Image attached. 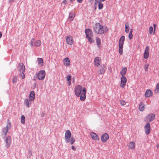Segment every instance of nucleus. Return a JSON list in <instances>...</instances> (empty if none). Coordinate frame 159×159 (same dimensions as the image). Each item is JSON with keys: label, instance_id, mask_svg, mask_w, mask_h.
I'll return each instance as SVG.
<instances>
[{"label": "nucleus", "instance_id": "nucleus-1", "mask_svg": "<svg viewBox=\"0 0 159 159\" xmlns=\"http://www.w3.org/2000/svg\"><path fill=\"white\" fill-rule=\"evenodd\" d=\"M75 95L77 97H80L82 101H84L86 98V89L85 88H82L80 85L76 86L74 89Z\"/></svg>", "mask_w": 159, "mask_h": 159}, {"label": "nucleus", "instance_id": "nucleus-2", "mask_svg": "<svg viewBox=\"0 0 159 159\" xmlns=\"http://www.w3.org/2000/svg\"><path fill=\"white\" fill-rule=\"evenodd\" d=\"M93 30L95 32L98 34H102L108 31V28L106 27H103L100 23H96L94 25Z\"/></svg>", "mask_w": 159, "mask_h": 159}, {"label": "nucleus", "instance_id": "nucleus-3", "mask_svg": "<svg viewBox=\"0 0 159 159\" xmlns=\"http://www.w3.org/2000/svg\"><path fill=\"white\" fill-rule=\"evenodd\" d=\"M125 36H122L120 38L119 41V52L120 55L122 54L123 52V48L125 41Z\"/></svg>", "mask_w": 159, "mask_h": 159}, {"label": "nucleus", "instance_id": "nucleus-4", "mask_svg": "<svg viewBox=\"0 0 159 159\" xmlns=\"http://www.w3.org/2000/svg\"><path fill=\"white\" fill-rule=\"evenodd\" d=\"M65 137V141L66 143H69L72 137H71V132L70 130H67L66 131Z\"/></svg>", "mask_w": 159, "mask_h": 159}, {"label": "nucleus", "instance_id": "nucleus-5", "mask_svg": "<svg viewBox=\"0 0 159 159\" xmlns=\"http://www.w3.org/2000/svg\"><path fill=\"white\" fill-rule=\"evenodd\" d=\"M45 76V71L43 70L39 71L38 74V78L40 80H44Z\"/></svg>", "mask_w": 159, "mask_h": 159}, {"label": "nucleus", "instance_id": "nucleus-6", "mask_svg": "<svg viewBox=\"0 0 159 159\" xmlns=\"http://www.w3.org/2000/svg\"><path fill=\"white\" fill-rule=\"evenodd\" d=\"M5 141L6 144V147L7 148H9L11 143V137L9 136H7L5 138Z\"/></svg>", "mask_w": 159, "mask_h": 159}, {"label": "nucleus", "instance_id": "nucleus-7", "mask_svg": "<svg viewBox=\"0 0 159 159\" xmlns=\"http://www.w3.org/2000/svg\"><path fill=\"white\" fill-rule=\"evenodd\" d=\"M144 131L147 135L149 134L151 131L150 125L149 123H147L144 126Z\"/></svg>", "mask_w": 159, "mask_h": 159}, {"label": "nucleus", "instance_id": "nucleus-8", "mask_svg": "<svg viewBox=\"0 0 159 159\" xmlns=\"http://www.w3.org/2000/svg\"><path fill=\"white\" fill-rule=\"evenodd\" d=\"M120 84V87L124 88L127 82V78L126 77H121Z\"/></svg>", "mask_w": 159, "mask_h": 159}, {"label": "nucleus", "instance_id": "nucleus-9", "mask_svg": "<svg viewBox=\"0 0 159 159\" xmlns=\"http://www.w3.org/2000/svg\"><path fill=\"white\" fill-rule=\"evenodd\" d=\"M11 127V123L10 122H9L8 124L7 125L6 127L3 129L2 130V132L3 135L5 136L7 135L8 131V129L10 128Z\"/></svg>", "mask_w": 159, "mask_h": 159}, {"label": "nucleus", "instance_id": "nucleus-10", "mask_svg": "<svg viewBox=\"0 0 159 159\" xmlns=\"http://www.w3.org/2000/svg\"><path fill=\"white\" fill-rule=\"evenodd\" d=\"M155 116V115L154 114H151L146 117L145 121L150 122L154 120Z\"/></svg>", "mask_w": 159, "mask_h": 159}, {"label": "nucleus", "instance_id": "nucleus-11", "mask_svg": "<svg viewBox=\"0 0 159 159\" xmlns=\"http://www.w3.org/2000/svg\"><path fill=\"white\" fill-rule=\"evenodd\" d=\"M149 46H147L146 47L144 50V52L143 54V57L147 59L148 58L149 55Z\"/></svg>", "mask_w": 159, "mask_h": 159}, {"label": "nucleus", "instance_id": "nucleus-12", "mask_svg": "<svg viewBox=\"0 0 159 159\" xmlns=\"http://www.w3.org/2000/svg\"><path fill=\"white\" fill-rule=\"evenodd\" d=\"M101 63V60L99 57H96L94 59V65L97 67L99 66Z\"/></svg>", "mask_w": 159, "mask_h": 159}, {"label": "nucleus", "instance_id": "nucleus-13", "mask_svg": "<svg viewBox=\"0 0 159 159\" xmlns=\"http://www.w3.org/2000/svg\"><path fill=\"white\" fill-rule=\"evenodd\" d=\"M18 68L20 73L24 72L25 71V66L22 63L19 64Z\"/></svg>", "mask_w": 159, "mask_h": 159}, {"label": "nucleus", "instance_id": "nucleus-14", "mask_svg": "<svg viewBox=\"0 0 159 159\" xmlns=\"http://www.w3.org/2000/svg\"><path fill=\"white\" fill-rule=\"evenodd\" d=\"M109 137L108 134L105 133L103 134L101 137V141L103 142H106L108 140Z\"/></svg>", "mask_w": 159, "mask_h": 159}, {"label": "nucleus", "instance_id": "nucleus-15", "mask_svg": "<svg viewBox=\"0 0 159 159\" xmlns=\"http://www.w3.org/2000/svg\"><path fill=\"white\" fill-rule=\"evenodd\" d=\"M94 4L96 6L98 5L99 9H101L103 8V5L101 2V0H95Z\"/></svg>", "mask_w": 159, "mask_h": 159}, {"label": "nucleus", "instance_id": "nucleus-16", "mask_svg": "<svg viewBox=\"0 0 159 159\" xmlns=\"http://www.w3.org/2000/svg\"><path fill=\"white\" fill-rule=\"evenodd\" d=\"M66 42L69 45H72L74 42V40L72 37L70 36H68L66 38Z\"/></svg>", "mask_w": 159, "mask_h": 159}, {"label": "nucleus", "instance_id": "nucleus-17", "mask_svg": "<svg viewBox=\"0 0 159 159\" xmlns=\"http://www.w3.org/2000/svg\"><path fill=\"white\" fill-rule=\"evenodd\" d=\"M85 33L87 38L93 37V34L92 31L90 29H86L85 30Z\"/></svg>", "mask_w": 159, "mask_h": 159}, {"label": "nucleus", "instance_id": "nucleus-18", "mask_svg": "<svg viewBox=\"0 0 159 159\" xmlns=\"http://www.w3.org/2000/svg\"><path fill=\"white\" fill-rule=\"evenodd\" d=\"M128 148L129 149L134 150L135 147V144L134 142L132 141L130 142L128 145Z\"/></svg>", "mask_w": 159, "mask_h": 159}, {"label": "nucleus", "instance_id": "nucleus-19", "mask_svg": "<svg viewBox=\"0 0 159 159\" xmlns=\"http://www.w3.org/2000/svg\"><path fill=\"white\" fill-rule=\"evenodd\" d=\"M35 98V94L34 91H32L30 94H29V100L30 101H32L34 100V99Z\"/></svg>", "mask_w": 159, "mask_h": 159}, {"label": "nucleus", "instance_id": "nucleus-20", "mask_svg": "<svg viewBox=\"0 0 159 159\" xmlns=\"http://www.w3.org/2000/svg\"><path fill=\"white\" fill-rule=\"evenodd\" d=\"M63 63L66 66H69L70 65V61L68 57H66L63 60Z\"/></svg>", "mask_w": 159, "mask_h": 159}, {"label": "nucleus", "instance_id": "nucleus-21", "mask_svg": "<svg viewBox=\"0 0 159 159\" xmlns=\"http://www.w3.org/2000/svg\"><path fill=\"white\" fill-rule=\"evenodd\" d=\"M90 136L92 138L95 140H99V138L98 135L94 133H91L90 134Z\"/></svg>", "mask_w": 159, "mask_h": 159}, {"label": "nucleus", "instance_id": "nucleus-22", "mask_svg": "<svg viewBox=\"0 0 159 159\" xmlns=\"http://www.w3.org/2000/svg\"><path fill=\"white\" fill-rule=\"evenodd\" d=\"M152 91L149 89L147 90L145 93V96L146 97H149L152 96Z\"/></svg>", "mask_w": 159, "mask_h": 159}, {"label": "nucleus", "instance_id": "nucleus-23", "mask_svg": "<svg viewBox=\"0 0 159 159\" xmlns=\"http://www.w3.org/2000/svg\"><path fill=\"white\" fill-rule=\"evenodd\" d=\"M75 14L73 13H70L69 14V16L68 17V20L70 21H72L75 17Z\"/></svg>", "mask_w": 159, "mask_h": 159}, {"label": "nucleus", "instance_id": "nucleus-24", "mask_svg": "<svg viewBox=\"0 0 159 159\" xmlns=\"http://www.w3.org/2000/svg\"><path fill=\"white\" fill-rule=\"evenodd\" d=\"M127 68L125 67L122 68L121 71L120 72V74L122 77H125V76L127 71Z\"/></svg>", "mask_w": 159, "mask_h": 159}, {"label": "nucleus", "instance_id": "nucleus-25", "mask_svg": "<svg viewBox=\"0 0 159 159\" xmlns=\"http://www.w3.org/2000/svg\"><path fill=\"white\" fill-rule=\"evenodd\" d=\"M139 109L140 111H143L145 109V105L143 103H141L139 105Z\"/></svg>", "mask_w": 159, "mask_h": 159}, {"label": "nucleus", "instance_id": "nucleus-26", "mask_svg": "<svg viewBox=\"0 0 159 159\" xmlns=\"http://www.w3.org/2000/svg\"><path fill=\"white\" fill-rule=\"evenodd\" d=\"M29 99L26 98L24 101V104L27 107H29L31 104V103L29 102Z\"/></svg>", "mask_w": 159, "mask_h": 159}, {"label": "nucleus", "instance_id": "nucleus-27", "mask_svg": "<svg viewBox=\"0 0 159 159\" xmlns=\"http://www.w3.org/2000/svg\"><path fill=\"white\" fill-rule=\"evenodd\" d=\"M125 32L126 33H128L129 32V23H126L125 24Z\"/></svg>", "mask_w": 159, "mask_h": 159}, {"label": "nucleus", "instance_id": "nucleus-28", "mask_svg": "<svg viewBox=\"0 0 159 159\" xmlns=\"http://www.w3.org/2000/svg\"><path fill=\"white\" fill-rule=\"evenodd\" d=\"M42 42L40 40H38L34 43V45L36 47L40 46Z\"/></svg>", "mask_w": 159, "mask_h": 159}, {"label": "nucleus", "instance_id": "nucleus-29", "mask_svg": "<svg viewBox=\"0 0 159 159\" xmlns=\"http://www.w3.org/2000/svg\"><path fill=\"white\" fill-rule=\"evenodd\" d=\"M38 62L39 64L41 66H43V60L42 58H39L38 59Z\"/></svg>", "mask_w": 159, "mask_h": 159}, {"label": "nucleus", "instance_id": "nucleus-30", "mask_svg": "<svg viewBox=\"0 0 159 159\" xmlns=\"http://www.w3.org/2000/svg\"><path fill=\"white\" fill-rule=\"evenodd\" d=\"M154 92L155 93H159V82L156 85V88L154 90Z\"/></svg>", "mask_w": 159, "mask_h": 159}, {"label": "nucleus", "instance_id": "nucleus-31", "mask_svg": "<svg viewBox=\"0 0 159 159\" xmlns=\"http://www.w3.org/2000/svg\"><path fill=\"white\" fill-rule=\"evenodd\" d=\"M25 117L24 115H22L21 117V123L23 124H24L25 123Z\"/></svg>", "mask_w": 159, "mask_h": 159}, {"label": "nucleus", "instance_id": "nucleus-32", "mask_svg": "<svg viewBox=\"0 0 159 159\" xmlns=\"http://www.w3.org/2000/svg\"><path fill=\"white\" fill-rule=\"evenodd\" d=\"M106 69L105 67L100 69L99 71L100 74H104L106 70Z\"/></svg>", "mask_w": 159, "mask_h": 159}, {"label": "nucleus", "instance_id": "nucleus-33", "mask_svg": "<svg viewBox=\"0 0 159 159\" xmlns=\"http://www.w3.org/2000/svg\"><path fill=\"white\" fill-rule=\"evenodd\" d=\"M96 40L98 45L99 47H100V46L101 45V40L100 39L98 38H97Z\"/></svg>", "mask_w": 159, "mask_h": 159}, {"label": "nucleus", "instance_id": "nucleus-34", "mask_svg": "<svg viewBox=\"0 0 159 159\" xmlns=\"http://www.w3.org/2000/svg\"><path fill=\"white\" fill-rule=\"evenodd\" d=\"M149 66V65L148 63L145 65L144 66V68L145 71H147L148 70Z\"/></svg>", "mask_w": 159, "mask_h": 159}, {"label": "nucleus", "instance_id": "nucleus-35", "mask_svg": "<svg viewBox=\"0 0 159 159\" xmlns=\"http://www.w3.org/2000/svg\"><path fill=\"white\" fill-rule=\"evenodd\" d=\"M20 76L22 79H24L25 78V75L24 74V72L20 73Z\"/></svg>", "mask_w": 159, "mask_h": 159}, {"label": "nucleus", "instance_id": "nucleus-36", "mask_svg": "<svg viewBox=\"0 0 159 159\" xmlns=\"http://www.w3.org/2000/svg\"><path fill=\"white\" fill-rule=\"evenodd\" d=\"M120 103L122 106H124L126 104V102L124 100H120Z\"/></svg>", "mask_w": 159, "mask_h": 159}, {"label": "nucleus", "instance_id": "nucleus-37", "mask_svg": "<svg viewBox=\"0 0 159 159\" xmlns=\"http://www.w3.org/2000/svg\"><path fill=\"white\" fill-rule=\"evenodd\" d=\"M92 37H90L87 38L88 39L89 41L91 43L93 42V40L92 39Z\"/></svg>", "mask_w": 159, "mask_h": 159}, {"label": "nucleus", "instance_id": "nucleus-38", "mask_svg": "<svg viewBox=\"0 0 159 159\" xmlns=\"http://www.w3.org/2000/svg\"><path fill=\"white\" fill-rule=\"evenodd\" d=\"M153 31V28L152 26H151L149 27V33L150 34H151L152 32Z\"/></svg>", "mask_w": 159, "mask_h": 159}, {"label": "nucleus", "instance_id": "nucleus-39", "mask_svg": "<svg viewBox=\"0 0 159 159\" xmlns=\"http://www.w3.org/2000/svg\"><path fill=\"white\" fill-rule=\"evenodd\" d=\"M75 139H74V138L73 137H72L70 141L71 144H73L74 142H75Z\"/></svg>", "mask_w": 159, "mask_h": 159}, {"label": "nucleus", "instance_id": "nucleus-40", "mask_svg": "<svg viewBox=\"0 0 159 159\" xmlns=\"http://www.w3.org/2000/svg\"><path fill=\"white\" fill-rule=\"evenodd\" d=\"M17 76H16L12 80V82L13 83H15L17 82Z\"/></svg>", "mask_w": 159, "mask_h": 159}, {"label": "nucleus", "instance_id": "nucleus-41", "mask_svg": "<svg viewBox=\"0 0 159 159\" xmlns=\"http://www.w3.org/2000/svg\"><path fill=\"white\" fill-rule=\"evenodd\" d=\"M71 76L69 75H68L66 77V80L68 81H70L71 80Z\"/></svg>", "mask_w": 159, "mask_h": 159}, {"label": "nucleus", "instance_id": "nucleus-42", "mask_svg": "<svg viewBox=\"0 0 159 159\" xmlns=\"http://www.w3.org/2000/svg\"><path fill=\"white\" fill-rule=\"evenodd\" d=\"M34 39H32L30 43V45L31 46H33L34 45Z\"/></svg>", "mask_w": 159, "mask_h": 159}, {"label": "nucleus", "instance_id": "nucleus-43", "mask_svg": "<svg viewBox=\"0 0 159 159\" xmlns=\"http://www.w3.org/2000/svg\"><path fill=\"white\" fill-rule=\"evenodd\" d=\"M128 38L129 39H131L133 38V34L132 33H129L128 35Z\"/></svg>", "mask_w": 159, "mask_h": 159}, {"label": "nucleus", "instance_id": "nucleus-44", "mask_svg": "<svg viewBox=\"0 0 159 159\" xmlns=\"http://www.w3.org/2000/svg\"><path fill=\"white\" fill-rule=\"evenodd\" d=\"M71 148H72V149L73 150H76V148H75V147L73 146H72L71 147Z\"/></svg>", "mask_w": 159, "mask_h": 159}, {"label": "nucleus", "instance_id": "nucleus-45", "mask_svg": "<svg viewBox=\"0 0 159 159\" xmlns=\"http://www.w3.org/2000/svg\"><path fill=\"white\" fill-rule=\"evenodd\" d=\"M62 2L64 4H66V0H65L64 1H63Z\"/></svg>", "mask_w": 159, "mask_h": 159}, {"label": "nucleus", "instance_id": "nucleus-46", "mask_svg": "<svg viewBox=\"0 0 159 159\" xmlns=\"http://www.w3.org/2000/svg\"><path fill=\"white\" fill-rule=\"evenodd\" d=\"M153 26L154 28V31H155V28L156 27V25L155 24H154L153 25Z\"/></svg>", "mask_w": 159, "mask_h": 159}, {"label": "nucleus", "instance_id": "nucleus-47", "mask_svg": "<svg viewBox=\"0 0 159 159\" xmlns=\"http://www.w3.org/2000/svg\"><path fill=\"white\" fill-rule=\"evenodd\" d=\"M77 1L78 2H79L80 3H81L83 0H77Z\"/></svg>", "mask_w": 159, "mask_h": 159}, {"label": "nucleus", "instance_id": "nucleus-48", "mask_svg": "<svg viewBox=\"0 0 159 159\" xmlns=\"http://www.w3.org/2000/svg\"><path fill=\"white\" fill-rule=\"evenodd\" d=\"M132 32H133V29H131L130 30V31L129 33H131L132 34Z\"/></svg>", "mask_w": 159, "mask_h": 159}, {"label": "nucleus", "instance_id": "nucleus-49", "mask_svg": "<svg viewBox=\"0 0 159 159\" xmlns=\"http://www.w3.org/2000/svg\"><path fill=\"white\" fill-rule=\"evenodd\" d=\"M2 36V34L1 32L0 31V38H1Z\"/></svg>", "mask_w": 159, "mask_h": 159}, {"label": "nucleus", "instance_id": "nucleus-50", "mask_svg": "<svg viewBox=\"0 0 159 159\" xmlns=\"http://www.w3.org/2000/svg\"><path fill=\"white\" fill-rule=\"evenodd\" d=\"M94 9H95V10H96V8H97V7H96V6L95 5H94Z\"/></svg>", "mask_w": 159, "mask_h": 159}, {"label": "nucleus", "instance_id": "nucleus-51", "mask_svg": "<svg viewBox=\"0 0 159 159\" xmlns=\"http://www.w3.org/2000/svg\"><path fill=\"white\" fill-rule=\"evenodd\" d=\"M94 0H89V1L90 2H92Z\"/></svg>", "mask_w": 159, "mask_h": 159}, {"label": "nucleus", "instance_id": "nucleus-52", "mask_svg": "<svg viewBox=\"0 0 159 159\" xmlns=\"http://www.w3.org/2000/svg\"><path fill=\"white\" fill-rule=\"evenodd\" d=\"M14 0H9L10 1V2H13V1H14Z\"/></svg>", "mask_w": 159, "mask_h": 159}, {"label": "nucleus", "instance_id": "nucleus-53", "mask_svg": "<svg viewBox=\"0 0 159 159\" xmlns=\"http://www.w3.org/2000/svg\"><path fill=\"white\" fill-rule=\"evenodd\" d=\"M157 148H158V147H159V145H157Z\"/></svg>", "mask_w": 159, "mask_h": 159}, {"label": "nucleus", "instance_id": "nucleus-54", "mask_svg": "<svg viewBox=\"0 0 159 159\" xmlns=\"http://www.w3.org/2000/svg\"><path fill=\"white\" fill-rule=\"evenodd\" d=\"M102 2H104L105 1V0H101Z\"/></svg>", "mask_w": 159, "mask_h": 159}, {"label": "nucleus", "instance_id": "nucleus-55", "mask_svg": "<svg viewBox=\"0 0 159 159\" xmlns=\"http://www.w3.org/2000/svg\"><path fill=\"white\" fill-rule=\"evenodd\" d=\"M74 0H70V1H74Z\"/></svg>", "mask_w": 159, "mask_h": 159}, {"label": "nucleus", "instance_id": "nucleus-56", "mask_svg": "<svg viewBox=\"0 0 159 159\" xmlns=\"http://www.w3.org/2000/svg\"><path fill=\"white\" fill-rule=\"evenodd\" d=\"M69 85H70V82H69Z\"/></svg>", "mask_w": 159, "mask_h": 159}]
</instances>
